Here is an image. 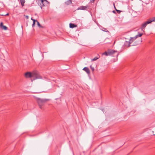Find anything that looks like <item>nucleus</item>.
<instances>
[{"label":"nucleus","instance_id":"1","mask_svg":"<svg viewBox=\"0 0 155 155\" xmlns=\"http://www.w3.org/2000/svg\"><path fill=\"white\" fill-rule=\"evenodd\" d=\"M35 98L37 101L39 108L41 109H42V106L44 104L49 100L48 99H41L37 97H35Z\"/></svg>","mask_w":155,"mask_h":155},{"label":"nucleus","instance_id":"2","mask_svg":"<svg viewBox=\"0 0 155 155\" xmlns=\"http://www.w3.org/2000/svg\"><path fill=\"white\" fill-rule=\"evenodd\" d=\"M31 78L33 80L37 79H42V77L40 75L39 73L37 71H34L32 72Z\"/></svg>","mask_w":155,"mask_h":155},{"label":"nucleus","instance_id":"3","mask_svg":"<svg viewBox=\"0 0 155 155\" xmlns=\"http://www.w3.org/2000/svg\"><path fill=\"white\" fill-rule=\"evenodd\" d=\"M108 55L113 57H117L119 53L117 51L112 50H108Z\"/></svg>","mask_w":155,"mask_h":155},{"label":"nucleus","instance_id":"4","mask_svg":"<svg viewBox=\"0 0 155 155\" xmlns=\"http://www.w3.org/2000/svg\"><path fill=\"white\" fill-rule=\"evenodd\" d=\"M132 42V41H131V40H130L128 41H126L124 44V46L125 47H129L130 46V44Z\"/></svg>","mask_w":155,"mask_h":155},{"label":"nucleus","instance_id":"5","mask_svg":"<svg viewBox=\"0 0 155 155\" xmlns=\"http://www.w3.org/2000/svg\"><path fill=\"white\" fill-rule=\"evenodd\" d=\"M88 5L86 6H81L79 7H78L77 9V10H87V8H88Z\"/></svg>","mask_w":155,"mask_h":155},{"label":"nucleus","instance_id":"6","mask_svg":"<svg viewBox=\"0 0 155 155\" xmlns=\"http://www.w3.org/2000/svg\"><path fill=\"white\" fill-rule=\"evenodd\" d=\"M32 72H28L25 74V76L26 78H31Z\"/></svg>","mask_w":155,"mask_h":155},{"label":"nucleus","instance_id":"7","mask_svg":"<svg viewBox=\"0 0 155 155\" xmlns=\"http://www.w3.org/2000/svg\"><path fill=\"white\" fill-rule=\"evenodd\" d=\"M142 34H139L137 35H136L134 37H131L130 39V40H131V41H132V42L134 40L136 39L138 37H140L142 36Z\"/></svg>","mask_w":155,"mask_h":155},{"label":"nucleus","instance_id":"8","mask_svg":"<svg viewBox=\"0 0 155 155\" xmlns=\"http://www.w3.org/2000/svg\"><path fill=\"white\" fill-rule=\"evenodd\" d=\"M150 23L148 21V20L147 21H146L145 22H144L142 24L141 28L143 29L145 28V27H146V26L148 24Z\"/></svg>","mask_w":155,"mask_h":155},{"label":"nucleus","instance_id":"9","mask_svg":"<svg viewBox=\"0 0 155 155\" xmlns=\"http://www.w3.org/2000/svg\"><path fill=\"white\" fill-rule=\"evenodd\" d=\"M83 70L85 71L87 74H89L90 73V70L89 68L87 67L84 68Z\"/></svg>","mask_w":155,"mask_h":155},{"label":"nucleus","instance_id":"10","mask_svg":"<svg viewBox=\"0 0 155 155\" xmlns=\"http://www.w3.org/2000/svg\"><path fill=\"white\" fill-rule=\"evenodd\" d=\"M69 26L71 28H73L75 27H77V25L72 23H70L69 24Z\"/></svg>","mask_w":155,"mask_h":155},{"label":"nucleus","instance_id":"11","mask_svg":"<svg viewBox=\"0 0 155 155\" xmlns=\"http://www.w3.org/2000/svg\"><path fill=\"white\" fill-rule=\"evenodd\" d=\"M41 3L40 4L41 5V8H42V7L44 6V4L43 3L44 2H48L47 1V0H41Z\"/></svg>","mask_w":155,"mask_h":155},{"label":"nucleus","instance_id":"12","mask_svg":"<svg viewBox=\"0 0 155 155\" xmlns=\"http://www.w3.org/2000/svg\"><path fill=\"white\" fill-rule=\"evenodd\" d=\"M71 3L72 2L71 0H68L65 2V4L67 5H70Z\"/></svg>","mask_w":155,"mask_h":155},{"label":"nucleus","instance_id":"13","mask_svg":"<svg viewBox=\"0 0 155 155\" xmlns=\"http://www.w3.org/2000/svg\"><path fill=\"white\" fill-rule=\"evenodd\" d=\"M148 21L150 22V23L152 22L155 21V17L151 18V19L149 20Z\"/></svg>","mask_w":155,"mask_h":155},{"label":"nucleus","instance_id":"14","mask_svg":"<svg viewBox=\"0 0 155 155\" xmlns=\"http://www.w3.org/2000/svg\"><path fill=\"white\" fill-rule=\"evenodd\" d=\"M21 5L23 6L24 5V3L25 2V0H20Z\"/></svg>","mask_w":155,"mask_h":155},{"label":"nucleus","instance_id":"15","mask_svg":"<svg viewBox=\"0 0 155 155\" xmlns=\"http://www.w3.org/2000/svg\"><path fill=\"white\" fill-rule=\"evenodd\" d=\"M1 28L2 29L4 30H7V29H8V28L6 26H4V25L2 27H1Z\"/></svg>","mask_w":155,"mask_h":155},{"label":"nucleus","instance_id":"16","mask_svg":"<svg viewBox=\"0 0 155 155\" xmlns=\"http://www.w3.org/2000/svg\"><path fill=\"white\" fill-rule=\"evenodd\" d=\"M102 55H105L106 56H108V51H105L104 53L102 54Z\"/></svg>","mask_w":155,"mask_h":155},{"label":"nucleus","instance_id":"17","mask_svg":"<svg viewBox=\"0 0 155 155\" xmlns=\"http://www.w3.org/2000/svg\"><path fill=\"white\" fill-rule=\"evenodd\" d=\"M98 58L97 57H95L93 59H92L91 60L92 61H95L96 60H97V59H98Z\"/></svg>","mask_w":155,"mask_h":155},{"label":"nucleus","instance_id":"18","mask_svg":"<svg viewBox=\"0 0 155 155\" xmlns=\"http://www.w3.org/2000/svg\"><path fill=\"white\" fill-rule=\"evenodd\" d=\"M90 68L91 69V70H92V71H94V67H93L92 65H91L90 66Z\"/></svg>","mask_w":155,"mask_h":155},{"label":"nucleus","instance_id":"19","mask_svg":"<svg viewBox=\"0 0 155 155\" xmlns=\"http://www.w3.org/2000/svg\"><path fill=\"white\" fill-rule=\"evenodd\" d=\"M36 22L37 23V25H38V26L39 27H41V26L40 24L39 23V22L38 21H36Z\"/></svg>","mask_w":155,"mask_h":155},{"label":"nucleus","instance_id":"20","mask_svg":"<svg viewBox=\"0 0 155 155\" xmlns=\"http://www.w3.org/2000/svg\"><path fill=\"white\" fill-rule=\"evenodd\" d=\"M35 22H36V21H34L33 22V23L32 25V27H33L35 26Z\"/></svg>","mask_w":155,"mask_h":155},{"label":"nucleus","instance_id":"21","mask_svg":"<svg viewBox=\"0 0 155 155\" xmlns=\"http://www.w3.org/2000/svg\"><path fill=\"white\" fill-rule=\"evenodd\" d=\"M116 10L118 13H119V14L121 12V11H120L119 10H118L116 9Z\"/></svg>","mask_w":155,"mask_h":155},{"label":"nucleus","instance_id":"22","mask_svg":"<svg viewBox=\"0 0 155 155\" xmlns=\"http://www.w3.org/2000/svg\"><path fill=\"white\" fill-rule=\"evenodd\" d=\"M3 26V23L2 22H1L0 23V27H2Z\"/></svg>","mask_w":155,"mask_h":155},{"label":"nucleus","instance_id":"23","mask_svg":"<svg viewBox=\"0 0 155 155\" xmlns=\"http://www.w3.org/2000/svg\"><path fill=\"white\" fill-rule=\"evenodd\" d=\"M31 19L33 21V22L34 21H37L35 19H33L32 18H31Z\"/></svg>","mask_w":155,"mask_h":155},{"label":"nucleus","instance_id":"24","mask_svg":"<svg viewBox=\"0 0 155 155\" xmlns=\"http://www.w3.org/2000/svg\"><path fill=\"white\" fill-rule=\"evenodd\" d=\"M26 18L27 19H28V15H26Z\"/></svg>","mask_w":155,"mask_h":155},{"label":"nucleus","instance_id":"25","mask_svg":"<svg viewBox=\"0 0 155 155\" xmlns=\"http://www.w3.org/2000/svg\"><path fill=\"white\" fill-rule=\"evenodd\" d=\"M9 15V13H8L6 14L5 15H4L5 16H7V15Z\"/></svg>","mask_w":155,"mask_h":155},{"label":"nucleus","instance_id":"26","mask_svg":"<svg viewBox=\"0 0 155 155\" xmlns=\"http://www.w3.org/2000/svg\"><path fill=\"white\" fill-rule=\"evenodd\" d=\"M113 12L114 13H115V11H113Z\"/></svg>","mask_w":155,"mask_h":155},{"label":"nucleus","instance_id":"27","mask_svg":"<svg viewBox=\"0 0 155 155\" xmlns=\"http://www.w3.org/2000/svg\"><path fill=\"white\" fill-rule=\"evenodd\" d=\"M0 15L3 16L4 15Z\"/></svg>","mask_w":155,"mask_h":155},{"label":"nucleus","instance_id":"28","mask_svg":"<svg viewBox=\"0 0 155 155\" xmlns=\"http://www.w3.org/2000/svg\"><path fill=\"white\" fill-rule=\"evenodd\" d=\"M142 42V40H141V41H140V42Z\"/></svg>","mask_w":155,"mask_h":155},{"label":"nucleus","instance_id":"29","mask_svg":"<svg viewBox=\"0 0 155 155\" xmlns=\"http://www.w3.org/2000/svg\"><path fill=\"white\" fill-rule=\"evenodd\" d=\"M153 135H155V134H153Z\"/></svg>","mask_w":155,"mask_h":155}]
</instances>
